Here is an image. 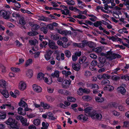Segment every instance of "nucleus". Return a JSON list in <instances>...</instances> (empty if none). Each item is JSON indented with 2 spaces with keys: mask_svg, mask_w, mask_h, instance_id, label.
Returning a JSON list of instances; mask_svg holds the SVG:
<instances>
[{
  "mask_svg": "<svg viewBox=\"0 0 129 129\" xmlns=\"http://www.w3.org/2000/svg\"><path fill=\"white\" fill-rule=\"evenodd\" d=\"M93 114H92L91 118L92 119H96L100 120L102 118V115L100 114L97 113V112L95 110L93 112Z\"/></svg>",
  "mask_w": 129,
  "mask_h": 129,
  "instance_id": "f257e3e1",
  "label": "nucleus"
},
{
  "mask_svg": "<svg viewBox=\"0 0 129 129\" xmlns=\"http://www.w3.org/2000/svg\"><path fill=\"white\" fill-rule=\"evenodd\" d=\"M84 111H85V115L87 116L91 117L93 114V112L94 111V110H92L91 108L88 107L84 109Z\"/></svg>",
  "mask_w": 129,
  "mask_h": 129,
  "instance_id": "f03ea898",
  "label": "nucleus"
},
{
  "mask_svg": "<svg viewBox=\"0 0 129 129\" xmlns=\"http://www.w3.org/2000/svg\"><path fill=\"white\" fill-rule=\"evenodd\" d=\"M48 45L49 47L52 49H56L58 48V47L55 45V43L51 40H49Z\"/></svg>",
  "mask_w": 129,
  "mask_h": 129,
  "instance_id": "7ed1b4c3",
  "label": "nucleus"
},
{
  "mask_svg": "<svg viewBox=\"0 0 129 129\" xmlns=\"http://www.w3.org/2000/svg\"><path fill=\"white\" fill-rule=\"evenodd\" d=\"M53 52L51 50H49L46 51L45 55V57L47 60H49L51 58V56Z\"/></svg>",
  "mask_w": 129,
  "mask_h": 129,
  "instance_id": "20e7f679",
  "label": "nucleus"
},
{
  "mask_svg": "<svg viewBox=\"0 0 129 129\" xmlns=\"http://www.w3.org/2000/svg\"><path fill=\"white\" fill-rule=\"evenodd\" d=\"M5 123L7 125H10V126H15L16 125L15 123V120L10 118H9L8 120L6 121Z\"/></svg>",
  "mask_w": 129,
  "mask_h": 129,
  "instance_id": "39448f33",
  "label": "nucleus"
},
{
  "mask_svg": "<svg viewBox=\"0 0 129 129\" xmlns=\"http://www.w3.org/2000/svg\"><path fill=\"white\" fill-rule=\"evenodd\" d=\"M106 59L103 58L99 59V62L98 63L97 66L99 68H101L104 66V64L106 62Z\"/></svg>",
  "mask_w": 129,
  "mask_h": 129,
  "instance_id": "423d86ee",
  "label": "nucleus"
},
{
  "mask_svg": "<svg viewBox=\"0 0 129 129\" xmlns=\"http://www.w3.org/2000/svg\"><path fill=\"white\" fill-rule=\"evenodd\" d=\"M6 108H8L10 110H14V109L13 106H11V104H3L0 106V108L2 109H5Z\"/></svg>",
  "mask_w": 129,
  "mask_h": 129,
  "instance_id": "0eeeda50",
  "label": "nucleus"
},
{
  "mask_svg": "<svg viewBox=\"0 0 129 129\" xmlns=\"http://www.w3.org/2000/svg\"><path fill=\"white\" fill-rule=\"evenodd\" d=\"M26 84L23 81L20 82L19 85V88L22 90H23L26 88Z\"/></svg>",
  "mask_w": 129,
  "mask_h": 129,
  "instance_id": "6e6552de",
  "label": "nucleus"
},
{
  "mask_svg": "<svg viewBox=\"0 0 129 129\" xmlns=\"http://www.w3.org/2000/svg\"><path fill=\"white\" fill-rule=\"evenodd\" d=\"M33 89L34 90L38 93L41 92L42 90V88L36 84H34L33 86Z\"/></svg>",
  "mask_w": 129,
  "mask_h": 129,
  "instance_id": "1a4fd4ad",
  "label": "nucleus"
},
{
  "mask_svg": "<svg viewBox=\"0 0 129 129\" xmlns=\"http://www.w3.org/2000/svg\"><path fill=\"white\" fill-rule=\"evenodd\" d=\"M117 90L118 92L120 93L122 95H124L126 92V90L123 86H119L117 88Z\"/></svg>",
  "mask_w": 129,
  "mask_h": 129,
  "instance_id": "9d476101",
  "label": "nucleus"
},
{
  "mask_svg": "<svg viewBox=\"0 0 129 129\" xmlns=\"http://www.w3.org/2000/svg\"><path fill=\"white\" fill-rule=\"evenodd\" d=\"M0 92L4 95L5 98H7L9 96V94L8 91L6 90H2L0 89Z\"/></svg>",
  "mask_w": 129,
  "mask_h": 129,
  "instance_id": "9b49d317",
  "label": "nucleus"
},
{
  "mask_svg": "<svg viewBox=\"0 0 129 129\" xmlns=\"http://www.w3.org/2000/svg\"><path fill=\"white\" fill-rule=\"evenodd\" d=\"M18 112L19 114L23 115H24L26 114V112L21 107H19L18 109Z\"/></svg>",
  "mask_w": 129,
  "mask_h": 129,
  "instance_id": "f8f14e48",
  "label": "nucleus"
},
{
  "mask_svg": "<svg viewBox=\"0 0 129 129\" xmlns=\"http://www.w3.org/2000/svg\"><path fill=\"white\" fill-rule=\"evenodd\" d=\"M121 57V56L119 54L116 53H113L112 56L110 57V59L111 60H112L113 59H115L116 58H120Z\"/></svg>",
  "mask_w": 129,
  "mask_h": 129,
  "instance_id": "ddd939ff",
  "label": "nucleus"
},
{
  "mask_svg": "<svg viewBox=\"0 0 129 129\" xmlns=\"http://www.w3.org/2000/svg\"><path fill=\"white\" fill-rule=\"evenodd\" d=\"M51 38L52 40L55 41L60 39L59 35L57 34L52 35L51 36Z\"/></svg>",
  "mask_w": 129,
  "mask_h": 129,
  "instance_id": "4468645a",
  "label": "nucleus"
},
{
  "mask_svg": "<svg viewBox=\"0 0 129 129\" xmlns=\"http://www.w3.org/2000/svg\"><path fill=\"white\" fill-rule=\"evenodd\" d=\"M41 105L45 109H48L50 107V105L47 103H44L43 102H41Z\"/></svg>",
  "mask_w": 129,
  "mask_h": 129,
  "instance_id": "2eb2a0df",
  "label": "nucleus"
},
{
  "mask_svg": "<svg viewBox=\"0 0 129 129\" xmlns=\"http://www.w3.org/2000/svg\"><path fill=\"white\" fill-rule=\"evenodd\" d=\"M114 87L111 85H108L104 87V89L106 90L111 91L114 90Z\"/></svg>",
  "mask_w": 129,
  "mask_h": 129,
  "instance_id": "dca6fc26",
  "label": "nucleus"
},
{
  "mask_svg": "<svg viewBox=\"0 0 129 129\" xmlns=\"http://www.w3.org/2000/svg\"><path fill=\"white\" fill-rule=\"evenodd\" d=\"M72 67L74 70L78 71L80 70V66L79 64H72Z\"/></svg>",
  "mask_w": 129,
  "mask_h": 129,
  "instance_id": "f3484780",
  "label": "nucleus"
},
{
  "mask_svg": "<svg viewBox=\"0 0 129 129\" xmlns=\"http://www.w3.org/2000/svg\"><path fill=\"white\" fill-rule=\"evenodd\" d=\"M26 75L28 78H30L33 76V71L32 70H28L27 72Z\"/></svg>",
  "mask_w": 129,
  "mask_h": 129,
  "instance_id": "a211bd4d",
  "label": "nucleus"
},
{
  "mask_svg": "<svg viewBox=\"0 0 129 129\" xmlns=\"http://www.w3.org/2000/svg\"><path fill=\"white\" fill-rule=\"evenodd\" d=\"M6 117V113L4 111L0 112V119H5Z\"/></svg>",
  "mask_w": 129,
  "mask_h": 129,
  "instance_id": "6ab92c4d",
  "label": "nucleus"
},
{
  "mask_svg": "<svg viewBox=\"0 0 129 129\" xmlns=\"http://www.w3.org/2000/svg\"><path fill=\"white\" fill-rule=\"evenodd\" d=\"M2 15L6 19H8L10 18L9 15L8 14L7 12L6 11H4L2 12Z\"/></svg>",
  "mask_w": 129,
  "mask_h": 129,
  "instance_id": "aec40b11",
  "label": "nucleus"
},
{
  "mask_svg": "<svg viewBox=\"0 0 129 129\" xmlns=\"http://www.w3.org/2000/svg\"><path fill=\"white\" fill-rule=\"evenodd\" d=\"M59 72L57 71H55L54 73H52L51 76L53 78L55 77H58L59 76Z\"/></svg>",
  "mask_w": 129,
  "mask_h": 129,
  "instance_id": "412c9836",
  "label": "nucleus"
},
{
  "mask_svg": "<svg viewBox=\"0 0 129 129\" xmlns=\"http://www.w3.org/2000/svg\"><path fill=\"white\" fill-rule=\"evenodd\" d=\"M86 59V57L84 56L80 57L79 59V63L81 64H82L85 61Z\"/></svg>",
  "mask_w": 129,
  "mask_h": 129,
  "instance_id": "4be33fe9",
  "label": "nucleus"
},
{
  "mask_svg": "<svg viewBox=\"0 0 129 129\" xmlns=\"http://www.w3.org/2000/svg\"><path fill=\"white\" fill-rule=\"evenodd\" d=\"M29 43L31 45L35 46L36 45V43H38V41L36 40H29Z\"/></svg>",
  "mask_w": 129,
  "mask_h": 129,
  "instance_id": "5701e85b",
  "label": "nucleus"
},
{
  "mask_svg": "<svg viewBox=\"0 0 129 129\" xmlns=\"http://www.w3.org/2000/svg\"><path fill=\"white\" fill-rule=\"evenodd\" d=\"M95 101L101 103L104 101V98L102 97H99L98 96L95 98Z\"/></svg>",
  "mask_w": 129,
  "mask_h": 129,
  "instance_id": "b1692460",
  "label": "nucleus"
},
{
  "mask_svg": "<svg viewBox=\"0 0 129 129\" xmlns=\"http://www.w3.org/2000/svg\"><path fill=\"white\" fill-rule=\"evenodd\" d=\"M20 121L24 125H28L27 124V119L26 118H24L23 117H22Z\"/></svg>",
  "mask_w": 129,
  "mask_h": 129,
  "instance_id": "393cba45",
  "label": "nucleus"
},
{
  "mask_svg": "<svg viewBox=\"0 0 129 129\" xmlns=\"http://www.w3.org/2000/svg\"><path fill=\"white\" fill-rule=\"evenodd\" d=\"M19 22L20 24L22 25H24L26 24V22L23 17L21 16V18L19 20Z\"/></svg>",
  "mask_w": 129,
  "mask_h": 129,
  "instance_id": "a878e982",
  "label": "nucleus"
},
{
  "mask_svg": "<svg viewBox=\"0 0 129 129\" xmlns=\"http://www.w3.org/2000/svg\"><path fill=\"white\" fill-rule=\"evenodd\" d=\"M19 106L23 107H26L27 106V104L22 100H21L20 101L18 104Z\"/></svg>",
  "mask_w": 129,
  "mask_h": 129,
  "instance_id": "bb28decb",
  "label": "nucleus"
},
{
  "mask_svg": "<svg viewBox=\"0 0 129 129\" xmlns=\"http://www.w3.org/2000/svg\"><path fill=\"white\" fill-rule=\"evenodd\" d=\"M0 85L1 87L5 88L6 86L5 81L3 79L0 80Z\"/></svg>",
  "mask_w": 129,
  "mask_h": 129,
  "instance_id": "cd10ccee",
  "label": "nucleus"
},
{
  "mask_svg": "<svg viewBox=\"0 0 129 129\" xmlns=\"http://www.w3.org/2000/svg\"><path fill=\"white\" fill-rule=\"evenodd\" d=\"M65 2L68 5H69L73 6L75 4V1L73 0H68Z\"/></svg>",
  "mask_w": 129,
  "mask_h": 129,
  "instance_id": "c85d7f7f",
  "label": "nucleus"
},
{
  "mask_svg": "<svg viewBox=\"0 0 129 129\" xmlns=\"http://www.w3.org/2000/svg\"><path fill=\"white\" fill-rule=\"evenodd\" d=\"M91 75V73L90 71L86 70L85 72L84 76L86 77H89Z\"/></svg>",
  "mask_w": 129,
  "mask_h": 129,
  "instance_id": "c756f323",
  "label": "nucleus"
},
{
  "mask_svg": "<svg viewBox=\"0 0 129 129\" xmlns=\"http://www.w3.org/2000/svg\"><path fill=\"white\" fill-rule=\"evenodd\" d=\"M40 30L42 32L45 34H46L48 31L47 28L46 27H41L40 28Z\"/></svg>",
  "mask_w": 129,
  "mask_h": 129,
  "instance_id": "7c9ffc66",
  "label": "nucleus"
},
{
  "mask_svg": "<svg viewBox=\"0 0 129 129\" xmlns=\"http://www.w3.org/2000/svg\"><path fill=\"white\" fill-rule=\"evenodd\" d=\"M88 86L92 88H94L95 89H98L99 88L98 85L95 84H89Z\"/></svg>",
  "mask_w": 129,
  "mask_h": 129,
  "instance_id": "2f4dec72",
  "label": "nucleus"
},
{
  "mask_svg": "<svg viewBox=\"0 0 129 129\" xmlns=\"http://www.w3.org/2000/svg\"><path fill=\"white\" fill-rule=\"evenodd\" d=\"M67 99L68 101L71 102H74L76 101V99L75 98L71 96L67 97Z\"/></svg>",
  "mask_w": 129,
  "mask_h": 129,
  "instance_id": "473e14b6",
  "label": "nucleus"
},
{
  "mask_svg": "<svg viewBox=\"0 0 129 129\" xmlns=\"http://www.w3.org/2000/svg\"><path fill=\"white\" fill-rule=\"evenodd\" d=\"M46 97L47 101L50 102H53L55 99L54 97L50 96L47 95V96Z\"/></svg>",
  "mask_w": 129,
  "mask_h": 129,
  "instance_id": "72a5a7b5",
  "label": "nucleus"
},
{
  "mask_svg": "<svg viewBox=\"0 0 129 129\" xmlns=\"http://www.w3.org/2000/svg\"><path fill=\"white\" fill-rule=\"evenodd\" d=\"M33 62V60L32 59H29L27 60L26 62L25 66L27 67L32 64Z\"/></svg>",
  "mask_w": 129,
  "mask_h": 129,
  "instance_id": "f704fd0d",
  "label": "nucleus"
},
{
  "mask_svg": "<svg viewBox=\"0 0 129 129\" xmlns=\"http://www.w3.org/2000/svg\"><path fill=\"white\" fill-rule=\"evenodd\" d=\"M40 121L39 119H37L34 120L33 123L35 125L38 126L40 124Z\"/></svg>",
  "mask_w": 129,
  "mask_h": 129,
  "instance_id": "c9c22d12",
  "label": "nucleus"
},
{
  "mask_svg": "<svg viewBox=\"0 0 129 129\" xmlns=\"http://www.w3.org/2000/svg\"><path fill=\"white\" fill-rule=\"evenodd\" d=\"M102 83L103 85H105L107 86L109 84L110 81L107 79L104 80L102 81Z\"/></svg>",
  "mask_w": 129,
  "mask_h": 129,
  "instance_id": "e433bc0d",
  "label": "nucleus"
},
{
  "mask_svg": "<svg viewBox=\"0 0 129 129\" xmlns=\"http://www.w3.org/2000/svg\"><path fill=\"white\" fill-rule=\"evenodd\" d=\"M102 22L101 21H97L94 23L93 25L96 27H98L101 26L102 24Z\"/></svg>",
  "mask_w": 129,
  "mask_h": 129,
  "instance_id": "4c0bfd02",
  "label": "nucleus"
},
{
  "mask_svg": "<svg viewBox=\"0 0 129 129\" xmlns=\"http://www.w3.org/2000/svg\"><path fill=\"white\" fill-rule=\"evenodd\" d=\"M82 99L84 100L87 101H90L92 99V98L91 97L88 95L83 96L82 97Z\"/></svg>",
  "mask_w": 129,
  "mask_h": 129,
  "instance_id": "58836bf2",
  "label": "nucleus"
},
{
  "mask_svg": "<svg viewBox=\"0 0 129 129\" xmlns=\"http://www.w3.org/2000/svg\"><path fill=\"white\" fill-rule=\"evenodd\" d=\"M82 43H81V48L85 47L87 45L88 42L86 40H84L82 41Z\"/></svg>",
  "mask_w": 129,
  "mask_h": 129,
  "instance_id": "ea45409f",
  "label": "nucleus"
},
{
  "mask_svg": "<svg viewBox=\"0 0 129 129\" xmlns=\"http://www.w3.org/2000/svg\"><path fill=\"white\" fill-rule=\"evenodd\" d=\"M38 34L37 31L29 32L28 33V34L30 36H33L36 35Z\"/></svg>",
  "mask_w": 129,
  "mask_h": 129,
  "instance_id": "a19ab883",
  "label": "nucleus"
},
{
  "mask_svg": "<svg viewBox=\"0 0 129 129\" xmlns=\"http://www.w3.org/2000/svg\"><path fill=\"white\" fill-rule=\"evenodd\" d=\"M90 48H93L94 47V44L93 43L89 42H88L87 45Z\"/></svg>",
  "mask_w": 129,
  "mask_h": 129,
  "instance_id": "79ce46f5",
  "label": "nucleus"
},
{
  "mask_svg": "<svg viewBox=\"0 0 129 129\" xmlns=\"http://www.w3.org/2000/svg\"><path fill=\"white\" fill-rule=\"evenodd\" d=\"M11 70L15 72H17L20 71V69L18 68H15V67H12L11 68Z\"/></svg>",
  "mask_w": 129,
  "mask_h": 129,
  "instance_id": "37998d69",
  "label": "nucleus"
},
{
  "mask_svg": "<svg viewBox=\"0 0 129 129\" xmlns=\"http://www.w3.org/2000/svg\"><path fill=\"white\" fill-rule=\"evenodd\" d=\"M65 53L66 56L68 58L70 57L71 56V53L68 50H66L65 51Z\"/></svg>",
  "mask_w": 129,
  "mask_h": 129,
  "instance_id": "c03bdc74",
  "label": "nucleus"
},
{
  "mask_svg": "<svg viewBox=\"0 0 129 129\" xmlns=\"http://www.w3.org/2000/svg\"><path fill=\"white\" fill-rule=\"evenodd\" d=\"M76 17L78 18L81 19H84L86 18V17L85 16L81 14L78 15H77V16Z\"/></svg>",
  "mask_w": 129,
  "mask_h": 129,
  "instance_id": "a18cd8bd",
  "label": "nucleus"
},
{
  "mask_svg": "<svg viewBox=\"0 0 129 129\" xmlns=\"http://www.w3.org/2000/svg\"><path fill=\"white\" fill-rule=\"evenodd\" d=\"M118 109L119 110L122 111H124L125 110L124 107L122 105H119L118 107Z\"/></svg>",
  "mask_w": 129,
  "mask_h": 129,
  "instance_id": "49530a36",
  "label": "nucleus"
},
{
  "mask_svg": "<svg viewBox=\"0 0 129 129\" xmlns=\"http://www.w3.org/2000/svg\"><path fill=\"white\" fill-rule=\"evenodd\" d=\"M49 29L52 30H54V27L51 24H48L46 26Z\"/></svg>",
  "mask_w": 129,
  "mask_h": 129,
  "instance_id": "de8ad7c7",
  "label": "nucleus"
},
{
  "mask_svg": "<svg viewBox=\"0 0 129 129\" xmlns=\"http://www.w3.org/2000/svg\"><path fill=\"white\" fill-rule=\"evenodd\" d=\"M44 74L42 73H40L38 74L37 78L38 79H41L44 78Z\"/></svg>",
  "mask_w": 129,
  "mask_h": 129,
  "instance_id": "09e8293b",
  "label": "nucleus"
},
{
  "mask_svg": "<svg viewBox=\"0 0 129 129\" xmlns=\"http://www.w3.org/2000/svg\"><path fill=\"white\" fill-rule=\"evenodd\" d=\"M90 57L93 59H96L97 58V56L93 53H91L89 54Z\"/></svg>",
  "mask_w": 129,
  "mask_h": 129,
  "instance_id": "8fccbe9b",
  "label": "nucleus"
},
{
  "mask_svg": "<svg viewBox=\"0 0 129 129\" xmlns=\"http://www.w3.org/2000/svg\"><path fill=\"white\" fill-rule=\"evenodd\" d=\"M98 62L95 60H92L91 63V65L92 66H95L97 65Z\"/></svg>",
  "mask_w": 129,
  "mask_h": 129,
  "instance_id": "3c124183",
  "label": "nucleus"
},
{
  "mask_svg": "<svg viewBox=\"0 0 129 129\" xmlns=\"http://www.w3.org/2000/svg\"><path fill=\"white\" fill-rule=\"evenodd\" d=\"M102 49L101 47H97L94 49V51L97 53H99L101 52Z\"/></svg>",
  "mask_w": 129,
  "mask_h": 129,
  "instance_id": "603ef678",
  "label": "nucleus"
},
{
  "mask_svg": "<svg viewBox=\"0 0 129 129\" xmlns=\"http://www.w3.org/2000/svg\"><path fill=\"white\" fill-rule=\"evenodd\" d=\"M39 20L43 21H47V18H46L45 17H44L42 16L41 17L38 19Z\"/></svg>",
  "mask_w": 129,
  "mask_h": 129,
  "instance_id": "864d4df0",
  "label": "nucleus"
},
{
  "mask_svg": "<svg viewBox=\"0 0 129 129\" xmlns=\"http://www.w3.org/2000/svg\"><path fill=\"white\" fill-rule=\"evenodd\" d=\"M103 78L105 79H108L110 78V76L106 74H104L102 75Z\"/></svg>",
  "mask_w": 129,
  "mask_h": 129,
  "instance_id": "5fc2aeb1",
  "label": "nucleus"
},
{
  "mask_svg": "<svg viewBox=\"0 0 129 129\" xmlns=\"http://www.w3.org/2000/svg\"><path fill=\"white\" fill-rule=\"evenodd\" d=\"M31 26L33 27V29L35 30H37L40 27L39 25L37 24L33 25Z\"/></svg>",
  "mask_w": 129,
  "mask_h": 129,
  "instance_id": "6e6d98bb",
  "label": "nucleus"
},
{
  "mask_svg": "<svg viewBox=\"0 0 129 129\" xmlns=\"http://www.w3.org/2000/svg\"><path fill=\"white\" fill-rule=\"evenodd\" d=\"M63 33L64 34H64L65 36L70 35L71 34V32L70 31H67L63 30Z\"/></svg>",
  "mask_w": 129,
  "mask_h": 129,
  "instance_id": "4d7b16f0",
  "label": "nucleus"
},
{
  "mask_svg": "<svg viewBox=\"0 0 129 129\" xmlns=\"http://www.w3.org/2000/svg\"><path fill=\"white\" fill-rule=\"evenodd\" d=\"M77 57H80V56L81 54V52L80 51H78L76 52L74 54Z\"/></svg>",
  "mask_w": 129,
  "mask_h": 129,
  "instance_id": "13d9d810",
  "label": "nucleus"
},
{
  "mask_svg": "<svg viewBox=\"0 0 129 129\" xmlns=\"http://www.w3.org/2000/svg\"><path fill=\"white\" fill-rule=\"evenodd\" d=\"M12 16L13 17H18L20 16V15L16 13H13L12 14Z\"/></svg>",
  "mask_w": 129,
  "mask_h": 129,
  "instance_id": "bf43d9fd",
  "label": "nucleus"
},
{
  "mask_svg": "<svg viewBox=\"0 0 129 129\" xmlns=\"http://www.w3.org/2000/svg\"><path fill=\"white\" fill-rule=\"evenodd\" d=\"M14 3L15 4L14 5L16 7L18 8H20L21 7V5L19 3L17 2V1Z\"/></svg>",
  "mask_w": 129,
  "mask_h": 129,
  "instance_id": "052dcab7",
  "label": "nucleus"
},
{
  "mask_svg": "<svg viewBox=\"0 0 129 129\" xmlns=\"http://www.w3.org/2000/svg\"><path fill=\"white\" fill-rule=\"evenodd\" d=\"M43 79L45 81L46 83H47L48 84H51V83L52 82V81H51L50 82H49V81H48V79L47 78L44 77L43 78Z\"/></svg>",
  "mask_w": 129,
  "mask_h": 129,
  "instance_id": "680f3d73",
  "label": "nucleus"
},
{
  "mask_svg": "<svg viewBox=\"0 0 129 129\" xmlns=\"http://www.w3.org/2000/svg\"><path fill=\"white\" fill-rule=\"evenodd\" d=\"M63 83L66 85H69L70 84V82L67 80H64L63 82Z\"/></svg>",
  "mask_w": 129,
  "mask_h": 129,
  "instance_id": "e2e57ef3",
  "label": "nucleus"
},
{
  "mask_svg": "<svg viewBox=\"0 0 129 129\" xmlns=\"http://www.w3.org/2000/svg\"><path fill=\"white\" fill-rule=\"evenodd\" d=\"M123 126L126 127H128L129 126V121H126L124 122Z\"/></svg>",
  "mask_w": 129,
  "mask_h": 129,
  "instance_id": "0e129e2a",
  "label": "nucleus"
},
{
  "mask_svg": "<svg viewBox=\"0 0 129 129\" xmlns=\"http://www.w3.org/2000/svg\"><path fill=\"white\" fill-rule=\"evenodd\" d=\"M47 44L48 43L46 41H43L41 44H40V46L41 47H43V46H45L47 45Z\"/></svg>",
  "mask_w": 129,
  "mask_h": 129,
  "instance_id": "69168bd1",
  "label": "nucleus"
},
{
  "mask_svg": "<svg viewBox=\"0 0 129 129\" xmlns=\"http://www.w3.org/2000/svg\"><path fill=\"white\" fill-rule=\"evenodd\" d=\"M78 59L77 57L75 54L72 56V59L74 61H75Z\"/></svg>",
  "mask_w": 129,
  "mask_h": 129,
  "instance_id": "338daca9",
  "label": "nucleus"
},
{
  "mask_svg": "<svg viewBox=\"0 0 129 129\" xmlns=\"http://www.w3.org/2000/svg\"><path fill=\"white\" fill-rule=\"evenodd\" d=\"M28 128L29 129H36V127L33 125H29Z\"/></svg>",
  "mask_w": 129,
  "mask_h": 129,
  "instance_id": "774afa93",
  "label": "nucleus"
}]
</instances>
